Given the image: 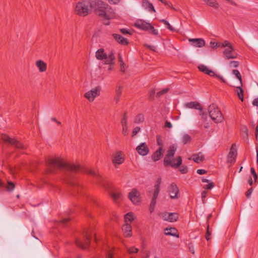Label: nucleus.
I'll return each instance as SVG.
<instances>
[{
  "mask_svg": "<svg viewBox=\"0 0 258 258\" xmlns=\"http://www.w3.org/2000/svg\"><path fill=\"white\" fill-rule=\"evenodd\" d=\"M91 10L106 25H108L109 20L115 17L114 10L103 1H80L75 8V13L80 16H87Z\"/></svg>",
  "mask_w": 258,
  "mask_h": 258,
  "instance_id": "f257e3e1",
  "label": "nucleus"
},
{
  "mask_svg": "<svg viewBox=\"0 0 258 258\" xmlns=\"http://www.w3.org/2000/svg\"><path fill=\"white\" fill-rule=\"evenodd\" d=\"M56 167L65 168L68 172H77L82 171V168L80 165L74 164H68L64 162L59 158H51L47 162L48 173L53 172L54 169Z\"/></svg>",
  "mask_w": 258,
  "mask_h": 258,
  "instance_id": "f03ea898",
  "label": "nucleus"
},
{
  "mask_svg": "<svg viewBox=\"0 0 258 258\" xmlns=\"http://www.w3.org/2000/svg\"><path fill=\"white\" fill-rule=\"evenodd\" d=\"M176 151V148L174 146H171L168 149L167 154L164 159V165L165 166H170L173 168H177L182 163V158L178 156L176 159H174L173 156Z\"/></svg>",
  "mask_w": 258,
  "mask_h": 258,
  "instance_id": "7ed1b4c3",
  "label": "nucleus"
},
{
  "mask_svg": "<svg viewBox=\"0 0 258 258\" xmlns=\"http://www.w3.org/2000/svg\"><path fill=\"white\" fill-rule=\"evenodd\" d=\"M95 56L98 60H103L104 63L106 64L111 65L113 63L115 59V56L113 51L108 53L105 52L104 49L100 48L95 53Z\"/></svg>",
  "mask_w": 258,
  "mask_h": 258,
  "instance_id": "20e7f679",
  "label": "nucleus"
},
{
  "mask_svg": "<svg viewBox=\"0 0 258 258\" xmlns=\"http://www.w3.org/2000/svg\"><path fill=\"white\" fill-rule=\"evenodd\" d=\"M208 112L213 121L215 123H221L224 120V117L218 106L212 104L209 106Z\"/></svg>",
  "mask_w": 258,
  "mask_h": 258,
  "instance_id": "39448f33",
  "label": "nucleus"
},
{
  "mask_svg": "<svg viewBox=\"0 0 258 258\" xmlns=\"http://www.w3.org/2000/svg\"><path fill=\"white\" fill-rule=\"evenodd\" d=\"M134 26L139 29L148 31L150 34L157 36L158 35V31L155 29L150 23H148L144 20L139 19L134 23Z\"/></svg>",
  "mask_w": 258,
  "mask_h": 258,
  "instance_id": "423d86ee",
  "label": "nucleus"
},
{
  "mask_svg": "<svg viewBox=\"0 0 258 258\" xmlns=\"http://www.w3.org/2000/svg\"><path fill=\"white\" fill-rule=\"evenodd\" d=\"M224 43H226V46H224L223 47L225 48L223 52L224 58L226 59L236 58L238 54L234 52V46L227 40H225Z\"/></svg>",
  "mask_w": 258,
  "mask_h": 258,
  "instance_id": "0eeeda50",
  "label": "nucleus"
},
{
  "mask_svg": "<svg viewBox=\"0 0 258 258\" xmlns=\"http://www.w3.org/2000/svg\"><path fill=\"white\" fill-rule=\"evenodd\" d=\"M101 87H96L92 89L87 91L84 95V97L89 101L93 102L95 98L100 95Z\"/></svg>",
  "mask_w": 258,
  "mask_h": 258,
  "instance_id": "6e6552de",
  "label": "nucleus"
},
{
  "mask_svg": "<svg viewBox=\"0 0 258 258\" xmlns=\"http://www.w3.org/2000/svg\"><path fill=\"white\" fill-rule=\"evenodd\" d=\"M2 139L5 142L9 143L18 149H22L24 148V146L22 143L15 139L10 138L7 135H2Z\"/></svg>",
  "mask_w": 258,
  "mask_h": 258,
  "instance_id": "1a4fd4ad",
  "label": "nucleus"
},
{
  "mask_svg": "<svg viewBox=\"0 0 258 258\" xmlns=\"http://www.w3.org/2000/svg\"><path fill=\"white\" fill-rule=\"evenodd\" d=\"M84 237L85 240L83 242L80 240H77L76 241V245L82 249H86L89 246L91 238V235L89 232L87 231L84 234Z\"/></svg>",
  "mask_w": 258,
  "mask_h": 258,
  "instance_id": "9d476101",
  "label": "nucleus"
},
{
  "mask_svg": "<svg viewBox=\"0 0 258 258\" xmlns=\"http://www.w3.org/2000/svg\"><path fill=\"white\" fill-rule=\"evenodd\" d=\"M198 69L200 71L205 73L206 74H207L211 77H216L217 78H218L223 82H225L224 79L222 76L216 74L214 71L210 70L207 66L204 64H201L198 67Z\"/></svg>",
  "mask_w": 258,
  "mask_h": 258,
  "instance_id": "9b49d317",
  "label": "nucleus"
},
{
  "mask_svg": "<svg viewBox=\"0 0 258 258\" xmlns=\"http://www.w3.org/2000/svg\"><path fill=\"white\" fill-rule=\"evenodd\" d=\"M124 161V155L121 151L116 152L112 156V163L116 168L117 165L123 163Z\"/></svg>",
  "mask_w": 258,
  "mask_h": 258,
  "instance_id": "f8f14e48",
  "label": "nucleus"
},
{
  "mask_svg": "<svg viewBox=\"0 0 258 258\" xmlns=\"http://www.w3.org/2000/svg\"><path fill=\"white\" fill-rule=\"evenodd\" d=\"M168 192L171 199H175L178 198L179 189L174 183H172L169 185L168 187Z\"/></svg>",
  "mask_w": 258,
  "mask_h": 258,
  "instance_id": "ddd939ff",
  "label": "nucleus"
},
{
  "mask_svg": "<svg viewBox=\"0 0 258 258\" xmlns=\"http://www.w3.org/2000/svg\"><path fill=\"white\" fill-rule=\"evenodd\" d=\"M127 119L128 117L127 113L125 112L123 114L120 120V123L122 126V134L124 136H126L129 133L127 125Z\"/></svg>",
  "mask_w": 258,
  "mask_h": 258,
  "instance_id": "4468645a",
  "label": "nucleus"
},
{
  "mask_svg": "<svg viewBox=\"0 0 258 258\" xmlns=\"http://www.w3.org/2000/svg\"><path fill=\"white\" fill-rule=\"evenodd\" d=\"M161 217L164 221L173 222L177 220L178 215L176 213L165 212L161 214Z\"/></svg>",
  "mask_w": 258,
  "mask_h": 258,
  "instance_id": "2eb2a0df",
  "label": "nucleus"
},
{
  "mask_svg": "<svg viewBox=\"0 0 258 258\" xmlns=\"http://www.w3.org/2000/svg\"><path fill=\"white\" fill-rule=\"evenodd\" d=\"M128 197L135 205H138L140 203V193L135 188L129 193Z\"/></svg>",
  "mask_w": 258,
  "mask_h": 258,
  "instance_id": "dca6fc26",
  "label": "nucleus"
},
{
  "mask_svg": "<svg viewBox=\"0 0 258 258\" xmlns=\"http://www.w3.org/2000/svg\"><path fill=\"white\" fill-rule=\"evenodd\" d=\"M237 156V149L236 148V145L233 144L230 151L228 155L227 161L229 163H232L235 162V158Z\"/></svg>",
  "mask_w": 258,
  "mask_h": 258,
  "instance_id": "f3484780",
  "label": "nucleus"
},
{
  "mask_svg": "<svg viewBox=\"0 0 258 258\" xmlns=\"http://www.w3.org/2000/svg\"><path fill=\"white\" fill-rule=\"evenodd\" d=\"M136 150L138 153L142 156L147 155L149 152V148L145 143H142L138 146Z\"/></svg>",
  "mask_w": 258,
  "mask_h": 258,
  "instance_id": "a211bd4d",
  "label": "nucleus"
},
{
  "mask_svg": "<svg viewBox=\"0 0 258 258\" xmlns=\"http://www.w3.org/2000/svg\"><path fill=\"white\" fill-rule=\"evenodd\" d=\"M188 41L194 47H203L205 45V41L202 38H189Z\"/></svg>",
  "mask_w": 258,
  "mask_h": 258,
  "instance_id": "6ab92c4d",
  "label": "nucleus"
},
{
  "mask_svg": "<svg viewBox=\"0 0 258 258\" xmlns=\"http://www.w3.org/2000/svg\"><path fill=\"white\" fill-rule=\"evenodd\" d=\"M163 147H159L152 155V159L153 161L156 162L160 160L163 155Z\"/></svg>",
  "mask_w": 258,
  "mask_h": 258,
  "instance_id": "aec40b11",
  "label": "nucleus"
},
{
  "mask_svg": "<svg viewBox=\"0 0 258 258\" xmlns=\"http://www.w3.org/2000/svg\"><path fill=\"white\" fill-rule=\"evenodd\" d=\"M185 106L188 108L195 109L200 111L202 110V107L201 104L199 102L196 101L187 102L185 104Z\"/></svg>",
  "mask_w": 258,
  "mask_h": 258,
  "instance_id": "412c9836",
  "label": "nucleus"
},
{
  "mask_svg": "<svg viewBox=\"0 0 258 258\" xmlns=\"http://www.w3.org/2000/svg\"><path fill=\"white\" fill-rule=\"evenodd\" d=\"M189 160H192L197 163H200L203 161L204 159V155L202 153L199 152L192 155V156L188 158Z\"/></svg>",
  "mask_w": 258,
  "mask_h": 258,
  "instance_id": "4be33fe9",
  "label": "nucleus"
},
{
  "mask_svg": "<svg viewBox=\"0 0 258 258\" xmlns=\"http://www.w3.org/2000/svg\"><path fill=\"white\" fill-rule=\"evenodd\" d=\"M35 65L39 72L43 73L46 71L47 64L42 60H38L36 61Z\"/></svg>",
  "mask_w": 258,
  "mask_h": 258,
  "instance_id": "5701e85b",
  "label": "nucleus"
},
{
  "mask_svg": "<svg viewBox=\"0 0 258 258\" xmlns=\"http://www.w3.org/2000/svg\"><path fill=\"white\" fill-rule=\"evenodd\" d=\"M112 36L117 42L121 44L126 45L128 43L127 39L123 37L119 34H113Z\"/></svg>",
  "mask_w": 258,
  "mask_h": 258,
  "instance_id": "b1692460",
  "label": "nucleus"
},
{
  "mask_svg": "<svg viewBox=\"0 0 258 258\" xmlns=\"http://www.w3.org/2000/svg\"><path fill=\"white\" fill-rule=\"evenodd\" d=\"M123 234L125 237H130L132 236V227L130 224L126 223L123 226L122 228Z\"/></svg>",
  "mask_w": 258,
  "mask_h": 258,
  "instance_id": "393cba45",
  "label": "nucleus"
},
{
  "mask_svg": "<svg viewBox=\"0 0 258 258\" xmlns=\"http://www.w3.org/2000/svg\"><path fill=\"white\" fill-rule=\"evenodd\" d=\"M142 6L144 9L147 10L150 12H155V10L153 5L149 3V1H143Z\"/></svg>",
  "mask_w": 258,
  "mask_h": 258,
  "instance_id": "a878e982",
  "label": "nucleus"
},
{
  "mask_svg": "<svg viewBox=\"0 0 258 258\" xmlns=\"http://www.w3.org/2000/svg\"><path fill=\"white\" fill-rule=\"evenodd\" d=\"M161 183V178L159 177L157 179L156 184L155 185V190L153 193V196H154L155 197H158V196L160 191V186Z\"/></svg>",
  "mask_w": 258,
  "mask_h": 258,
  "instance_id": "bb28decb",
  "label": "nucleus"
},
{
  "mask_svg": "<svg viewBox=\"0 0 258 258\" xmlns=\"http://www.w3.org/2000/svg\"><path fill=\"white\" fill-rule=\"evenodd\" d=\"M165 234L166 235H171L178 237V235L176 234V229L174 228H166L165 229Z\"/></svg>",
  "mask_w": 258,
  "mask_h": 258,
  "instance_id": "cd10ccee",
  "label": "nucleus"
},
{
  "mask_svg": "<svg viewBox=\"0 0 258 258\" xmlns=\"http://www.w3.org/2000/svg\"><path fill=\"white\" fill-rule=\"evenodd\" d=\"M210 46L213 48H215L217 47H224V46H226V43H224V41L222 42H216L211 41L210 42Z\"/></svg>",
  "mask_w": 258,
  "mask_h": 258,
  "instance_id": "c85d7f7f",
  "label": "nucleus"
},
{
  "mask_svg": "<svg viewBox=\"0 0 258 258\" xmlns=\"http://www.w3.org/2000/svg\"><path fill=\"white\" fill-rule=\"evenodd\" d=\"M144 120V115L143 114H139L135 117L134 122L136 123L139 124L143 123Z\"/></svg>",
  "mask_w": 258,
  "mask_h": 258,
  "instance_id": "c756f323",
  "label": "nucleus"
},
{
  "mask_svg": "<svg viewBox=\"0 0 258 258\" xmlns=\"http://www.w3.org/2000/svg\"><path fill=\"white\" fill-rule=\"evenodd\" d=\"M66 182L70 184L73 186H77L78 184L76 183V181L74 179L72 175H69V177L66 179Z\"/></svg>",
  "mask_w": 258,
  "mask_h": 258,
  "instance_id": "7c9ffc66",
  "label": "nucleus"
},
{
  "mask_svg": "<svg viewBox=\"0 0 258 258\" xmlns=\"http://www.w3.org/2000/svg\"><path fill=\"white\" fill-rule=\"evenodd\" d=\"M241 86L237 87H236V90H237V94L239 97V98L240 99L241 101H243V90L242 88H241Z\"/></svg>",
  "mask_w": 258,
  "mask_h": 258,
  "instance_id": "2f4dec72",
  "label": "nucleus"
},
{
  "mask_svg": "<svg viewBox=\"0 0 258 258\" xmlns=\"http://www.w3.org/2000/svg\"><path fill=\"white\" fill-rule=\"evenodd\" d=\"M191 141V137L187 134H184L181 137V142L184 144L189 143Z\"/></svg>",
  "mask_w": 258,
  "mask_h": 258,
  "instance_id": "473e14b6",
  "label": "nucleus"
},
{
  "mask_svg": "<svg viewBox=\"0 0 258 258\" xmlns=\"http://www.w3.org/2000/svg\"><path fill=\"white\" fill-rule=\"evenodd\" d=\"M157 197H155L154 196H153L151 202L149 210L151 213H152L154 210V208L155 207L156 203V199Z\"/></svg>",
  "mask_w": 258,
  "mask_h": 258,
  "instance_id": "72a5a7b5",
  "label": "nucleus"
},
{
  "mask_svg": "<svg viewBox=\"0 0 258 258\" xmlns=\"http://www.w3.org/2000/svg\"><path fill=\"white\" fill-rule=\"evenodd\" d=\"M232 73H233V74H234L236 78L237 79H238V80L239 81V82H240V85L241 86H242V77H241V75L240 73H239V72L237 70H234L232 71Z\"/></svg>",
  "mask_w": 258,
  "mask_h": 258,
  "instance_id": "f704fd0d",
  "label": "nucleus"
},
{
  "mask_svg": "<svg viewBox=\"0 0 258 258\" xmlns=\"http://www.w3.org/2000/svg\"><path fill=\"white\" fill-rule=\"evenodd\" d=\"M124 219L126 222H132L134 220V216L132 213H128L125 215Z\"/></svg>",
  "mask_w": 258,
  "mask_h": 258,
  "instance_id": "c9c22d12",
  "label": "nucleus"
},
{
  "mask_svg": "<svg viewBox=\"0 0 258 258\" xmlns=\"http://www.w3.org/2000/svg\"><path fill=\"white\" fill-rule=\"evenodd\" d=\"M165 6L167 8H169L171 9L177 11L178 9L177 8H175L173 4L171 3L170 1H161Z\"/></svg>",
  "mask_w": 258,
  "mask_h": 258,
  "instance_id": "e433bc0d",
  "label": "nucleus"
},
{
  "mask_svg": "<svg viewBox=\"0 0 258 258\" xmlns=\"http://www.w3.org/2000/svg\"><path fill=\"white\" fill-rule=\"evenodd\" d=\"M160 22L164 23L165 25H166L167 28L170 30L172 32H175L176 30L175 29L169 24V23L166 21L165 19H162L160 20Z\"/></svg>",
  "mask_w": 258,
  "mask_h": 258,
  "instance_id": "4c0bfd02",
  "label": "nucleus"
},
{
  "mask_svg": "<svg viewBox=\"0 0 258 258\" xmlns=\"http://www.w3.org/2000/svg\"><path fill=\"white\" fill-rule=\"evenodd\" d=\"M206 5L213 7L215 9H217L219 7V4L217 2V1H206Z\"/></svg>",
  "mask_w": 258,
  "mask_h": 258,
  "instance_id": "58836bf2",
  "label": "nucleus"
},
{
  "mask_svg": "<svg viewBox=\"0 0 258 258\" xmlns=\"http://www.w3.org/2000/svg\"><path fill=\"white\" fill-rule=\"evenodd\" d=\"M111 197L114 201H117L121 198V195L120 192H115L111 194Z\"/></svg>",
  "mask_w": 258,
  "mask_h": 258,
  "instance_id": "ea45409f",
  "label": "nucleus"
},
{
  "mask_svg": "<svg viewBox=\"0 0 258 258\" xmlns=\"http://www.w3.org/2000/svg\"><path fill=\"white\" fill-rule=\"evenodd\" d=\"M15 187V185L13 182L11 181H9L8 182V185L7 187V189L8 191H12L14 189Z\"/></svg>",
  "mask_w": 258,
  "mask_h": 258,
  "instance_id": "a19ab883",
  "label": "nucleus"
},
{
  "mask_svg": "<svg viewBox=\"0 0 258 258\" xmlns=\"http://www.w3.org/2000/svg\"><path fill=\"white\" fill-rule=\"evenodd\" d=\"M122 87L117 86L115 89V95L121 96L122 93Z\"/></svg>",
  "mask_w": 258,
  "mask_h": 258,
  "instance_id": "79ce46f5",
  "label": "nucleus"
},
{
  "mask_svg": "<svg viewBox=\"0 0 258 258\" xmlns=\"http://www.w3.org/2000/svg\"><path fill=\"white\" fill-rule=\"evenodd\" d=\"M239 65V63L237 61H230L229 62V67L230 68H237Z\"/></svg>",
  "mask_w": 258,
  "mask_h": 258,
  "instance_id": "37998d69",
  "label": "nucleus"
},
{
  "mask_svg": "<svg viewBox=\"0 0 258 258\" xmlns=\"http://www.w3.org/2000/svg\"><path fill=\"white\" fill-rule=\"evenodd\" d=\"M214 186V183L213 182H210L208 184L205 185L203 188L205 189H211Z\"/></svg>",
  "mask_w": 258,
  "mask_h": 258,
  "instance_id": "c03bdc74",
  "label": "nucleus"
},
{
  "mask_svg": "<svg viewBox=\"0 0 258 258\" xmlns=\"http://www.w3.org/2000/svg\"><path fill=\"white\" fill-rule=\"evenodd\" d=\"M179 171L182 174H185L187 172L188 169L186 166L182 165L179 168Z\"/></svg>",
  "mask_w": 258,
  "mask_h": 258,
  "instance_id": "a18cd8bd",
  "label": "nucleus"
},
{
  "mask_svg": "<svg viewBox=\"0 0 258 258\" xmlns=\"http://www.w3.org/2000/svg\"><path fill=\"white\" fill-rule=\"evenodd\" d=\"M139 249L135 247H131L128 248L127 251L128 253L132 254L134 253H137L138 252Z\"/></svg>",
  "mask_w": 258,
  "mask_h": 258,
  "instance_id": "49530a36",
  "label": "nucleus"
},
{
  "mask_svg": "<svg viewBox=\"0 0 258 258\" xmlns=\"http://www.w3.org/2000/svg\"><path fill=\"white\" fill-rule=\"evenodd\" d=\"M119 61L120 62V70L122 72H124L125 71V68H124V66H125V64L123 62L122 60V58H121V57H119Z\"/></svg>",
  "mask_w": 258,
  "mask_h": 258,
  "instance_id": "de8ad7c7",
  "label": "nucleus"
},
{
  "mask_svg": "<svg viewBox=\"0 0 258 258\" xmlns=\"http://www.w3.org/2000/svg\"><path fill=\"white\" fill-rule=\"evenodd\" d=\"M168 88L164 89H163V90L158 92L157 93V96L158 97H160L162 95L168 92Z\"/></svg>",
  "mask_w": 258,
  "mask_h": 258,
  "instance_id": "09e8293b",
  "label": "nucleus"
},
{
  "mask_svg": "<svg viewBox=\"0 0 258 258\" xmlns=\"http://www.w3.org/2000/svg\"><path fill=\"white\" fill-rule=\"evenodd\" d=\"M85 172L87 173V174L92 175L93 176H98V174L93 170L91 169H86L85 170Z\"/></svg>",
  "mask_w": 258,
  "mask_h": 258,
  "instance_id": "8fccbe9b",
  "label": "nucleus"
},
{
  "mask_svg": "<svg viewBox=\"0 0 258 258\" xmlns=\"http://www.w3.org/2000/svg\"><path fill=\"white\" fill-rule=\"evenodd\" d=\"M140 130L141 128L139 126L135 127L132 132V136H135V135H136L140 131Z\"/></svg>",
  "mask_w": 258,
  "mask_h": 258,
  "instance_id": "3c124183",
  "label": "nucleus"
},
{
  "mask_svg": "<svg viewBox=\"0 0 258 258\" xmlns=\"http://www.w3.org/2000/svg\"><path fill=\"white\" fill-rule=\"evenodd\" d=\"M120 31L123 34H130V35L132 34V32H131L128 29H125V28L121 29L120 30Z\"/></svg>",
  "mask_w": 258,
  "mask_h": 258,
  "instance_id": "603ef678",
  "label": "nucleus"
},
{
  "mask_svg": "<svg viewBox=\"0 0 258 258\" xmlns=\"http://www.w3.org/2000/svg\"><path fill=\"white\" fill-rule=\"evenodd\" d=\"M250 172H251V174L253 175L255 181H256V179H257V174L255 171L253 167H251L250 168Z\"/></svg>",
  "mask_w": 258,
  "mask_h": 258,
  "instance_id": "864d4df0",
  "label": "nucleus"
},
{
  "mask_svg": "<svg viewBox=\"0 0 258 258\" xmlns=\"http://www.w3.org/2000/svg\"><path fill=\"white\" fill-rule=\"evenodd\" d=\"M157 145L160 146L159 147H162V141L159 136H157Z\"/></svg>",
  "mask_w": 258,
  "mask_h": 258,
  "instance_id": "5fc2aeb1",
  "label": "nucleus"
},
{
  "mask_svg": "<svg viewBox=\"0 0 258 258\" xmlns=\"http://www.w3.org/2000/svg\"><path fill=\"white\" fill-rule=\"evenodd\" d=\"M210 235H211V233L209 231V226H208L207 229L206 235V238L208 241H209L211 239Z\"/></svg>",
  "mask_w": 258,
  "mask_h": 258,
  "instance_id": "6e6d98bb",
  "label": "nucleus"
},
{
  "mask_svg": "<svg viewBox=\"0 0 258 258\" xmlns=\"http://www.w3.org/2000/svg\"><path fill=\"white\" fill-rule=\"evenodd\" d=\"M252 190H253L252 188H250L246 192L245 195L247 198H250V197L252 192Z\"/></svg>",
  "mask_w": 258,
  "mask_h": 258,
  "instance_id": "4d7b16f0",
  "label": "nucleus"
},
{
  "mask_svg": "<svg viewBox=\"0 0 258 258\" xmlns=\"http://www.w3.org/2000/svg\"><path fill=\"white\" fill-rule=\"evenodd\" d=\"M50 120L52 121L55 122L58 125H60L61 124V122L57 120L55 117H51L50 118Z\"/></svg>",
  "mask_w": 258,
  "mask_h": 258,
  "instance_id": "13d9d810",
  "label": "nucleus"
},
{
  "mask_svg": "<svg viewBox=\"0 0 258 258\" xmlns=\"http://www.w3.org/2000/svg\"><path fill=\"white\" fill-rule=\"evenodd\" d=\"M200 115L201 116V118L203 121H205L207 118V114L206 113L201 112Z\"/></svg>",
  "mask_w": 258,
  "mask_h": 258,
  "instance_id": "bf43d9fd",
  "label": "nucleus"
},
{
  "mask_svg": "<svg viewBox=\"0 0 258 258\" xmlns=\"http://www.w3.org/2000/svg\"><path fill=\"white\" fill-rule=\"evenodd\" d=\"M165 127L170 128L172 127V125L170 122L166 121L165 123Z\"/></svg>",
  "mask_w": 258,
  "mask_h": 258,
  "instance_id": "052dcab7",
  "label": "nucleus"
},
{
  "mask_svg": "<svg viewBox=\"0 0 258 258\" xmlns=\"http://www.w3.org/2000/svg\"><path fill=\"white\" fill-rule=\"evenodd\" d=\"M197 172L200 175H202L205 174L207 171L204 169H198Z\"/></svg>",
  "mask_w": 258,
  "mask_h": 258,
  "instance_id": "680f3d73",
  "label": "nucleus"
},
{
  "mask_svg": "<svg viewBox=\"0 0 258 258\" xmlns=\"http://www.w3.org/2000/svg\"><path fill=\"white\" fill-rule=\"evenodd\" d=\"M70 220V218H63L61 220V222L63 224H65L66 223H67V222H68Z\"/></svg>",
  "mask_w": 258,
  "mask_h": 258,
  "instance_id": "e2e57ef3",
  "label": "nucleus"
},
{
  "mask_svg": "<svg viewBox=\"0 0 258 258\" xmlns=\"http://www.w3.org/2000/svg\"><path fill=\"white\" fill-rule=\"evenodd\" d=\"M252 104L254 106L258 107V97L255 98L252 101Z\"/></svg>",
  "mask_w": 258,
  "mask_h": 258,
  "instance_id": "0e129e2a",
  "label": "nucleus"
},
{
  "mask_svg": "<svg viewBox=\"0 0 258 258\" xmlns=\"http://www.w3.org/2000/svg\"><path fill=\"white\" fill-rule=\"evenodd\" d=\"M201 195H202V198L203 200H204V199L206 198V197L207 196V191L206 190H204L202 191Z\"/></svg>",
  "mask_w": 258,
  "mask_h": 258,
  "instance_id": "69168bd1",
  "label": "nucleus"
},
{
  "mask_svg": "<svg viewBox=\"0 0 258 258\" xmlns=\"http://www.w3.org/2000/svg\"><path fill=\"white\" fill-rule=\"evenodd\" d=\"M189 250L192 253L194 254L195 253L194 247L192 245H189Z\"/></svg>",
  "mask_w": 258,
  "mask_h": 258,
  "instance_id": "338daca9",
  "label": "nucleus"
},
{
  "mask_svg": "<svg viewBox=\"0 0 258 258\" xmlns=\"http://www.w3.org/2000/svg\"><path fill=\"white\" fill-rule=\"evenodd\" d=\"M120 96L115 95V97L114 98V101H115L116 103H118L119 99H120Z\"/></svg>",
  "mask_w": 258,
  "mask_h": 258,
  "instance_id": "774afa93",
  "label": "nucleus"
}]
</instances>
